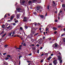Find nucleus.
<instances>
[{
    "label": "nucleus",
    "instance_id": "45",
    "mask_svg": "<svg viewBox=\"0 0 65 65\" xmlns=\"http://www.w3.org/2000/svg\"><path fill=\"white\" fill-rule=\"evenodd\" d=\"M23 46H26V44L24 43L23 44Z\"/></svg>",
    "mask_w": 65,
    "mask_h": 65
},
{
    "label": "nucleus",
    "instance_id": "39",
    "mask_svg": "<svg viewBox=\"0 0 65 65\" xmlns=\"http://www.w3.org/2000/svg\"><path fill=\"white\" fill-rule=\"evenodd\" d=\"M37 53H38V54H39V50H38Z\"/></svg>",
    "mask_w": 65,
    "mask_h": 65
},
{
    "label": "nucleus",
    "instance_id": "38",
    "mask_svg": "<svg viewBox=\"0 0 65 65\" xmlns=\"http://www.w3.org/2000/svg\"><path fill=\"white\" fill-rule=\"evenodd\" d=\"M58 54H59V55H59V56H60V57H61V53H60V52L59 53H58Z\"/></svg>",
    "mask_w": 65,
    "mask_h": 65
},
{
    "label": "nucleus",
    "instance_id": "23",
    "mask_svg": "<svg viewBox=\"0 0 65 65\" xmlns=\"http://www.w3.org/2000/svg\"><path fill=\"white\" fill-rule=\"evenodd\" d=\"M12 25L13 26H15V25H16V24L15 23H12Z\"/></svg>",
    "mask_w": 65,
    "mask_h": 65
},
{
    "label": "nucleus",
    "instance_id": "10",
    "mask_svg": "<svg viewBox=\"0 0 65 65\" xmlns=\"http://www.w3.org/2000/svg\"><path fill=\"white\" fill-rule=\"evenodd\" d=\"M3 64H4L5 65H8V63H7V62H5V61H4V63H3Z\"/></svg>",
    "mask_w": 65,
    "mask_h": 65
},
{
    "label": "nucleus",
    "instance_id": "53",
    "mask_svg": "<svg viewBox=\"0 0 65 65\" xmlns=\"http://www.w3.org/2000/svg\"><path fill=\"white\" fill-rule=\"evenodd\" d=\"M63 41L64 42H65V38H64L63 39Z\"/></svg>",
    "mask_w": 65,
    "mask_h": 65
},
{
    "label": "nucleus",
    "instance_id": "9",
    "mask_svg": "<svg viewBox=\"0 0 65 65\" xmlns=\"http://www.w3.org/2000/svg\"><path fill=\"white\" fill-rule=\"evenodd\" d=\"M31 27H33V25H35V26H37V24H36V23H31Z\"/></svg>",
    "mask_w": 65,
    "mask_h": 65
},
{
    "label": "nucleus",
    "instance_id": "63",
    "mask_svg": "<svg viewBox=\"0 0 65 65\" xmlns=\"http://www.w3.org/2000/svg\"><path fill=\"white\" fill-rule=\"evenodd\" d=\"M31 45L32 46H34V44H31Z\"/></svg>",
    "mask_w": 65,
    "mask_h": 65
},
{
    "label": "nucleus",
    "instance_id": "32",
    "mask_svg": "<svg viewBox=\"0 0 65 65\" xmlns=\"http://www.w3.org/2000/svg\"><path fill=\"white\" fill-rule=\"evenodd\" d=\"M53 3L54 4V6H55L56 5V4H55V2L54 1H53Z\"/></svg>",
    "mask_w": 65,
    "mask_h": 65
},
{
    "label": "nucleus",
    "instance_id": "59",
    "mask_svg": "<svg viewBox=\"0 0 65 65\" xmlns=\"http://www.w3.org/2000/svg\"><path fill=\"white\" fill-rule=\"evenodd\" d=\"M58 15H59V16H60V13H58Z\"/></svg>",
    "mask_w": 65,
    "mask_h": 65
},
{
    "label": "nucleus",
    "instance_id": "12",
    "mask_svg": "<svg viewBox=\"0 0 65 65\" xmlns=\"http://www.w3.org/2000/svg\"><path fill=\"white\" fill-rule=\"evenodd\" d=\"M51 58H52V57H51V56H50L47 58V60L48 61H50V60H51Z\"/></svg>",
    "mask_w": 65,
    "mask_h": 65
},
{
    "label": "nucleus",
    "instance_id": "20",
    "mask_svg": "<svg viewBox=\"0 0 65 65\" xmlns=\"http://www.w3.org/2000/svg\"><path fill=\"white\" fill-rule=\"evenodd\" d=\"M11 34H12V32H11L10 33H9V36H11Z\"/></svg>",
    "mask_w": 65,
    "mask_h": 65
},
{
    "label": "nucleus",
    "instance_id": "27",
    "mask_svg": "<svg viewBox=\"0 0 65 65\" xmlns=\"http://www.w3.org/2000/svg\"><path fill=\"white\" fill-rule=\"evenodd\" d=\"M7 57H9L10 58H11V57L10 56V55H8L7 56Z\"/></svg>",
    "mask_w": 65,
    "mask_h": 65
},
{
    "label": "nucleus",
    "instance_id": "26",
    "mask_svg": "<svg viewBox=\"0 0 65 65\" xmlns=\"http://www.w3.org/2000/svg\"><path fill=\"white\" fill-rule=\"evenodd\" d=\"M25 29H27L28 28V27L26 25H25Z\"/></svg>",
    "mask_w": 65,
    "mask_h": 65
},
{
    "label": "nucleus",
    "instance_id": "55",
    "mask_svg": "<svg viewBox=\"0 0 65 65\" xmlns=\"http://www.w3.org/2000/svg\"><path fill=\"white\" fill-rule=\"evenodd\" d=\"M15 13H17V11H15Z\"/></svg>",
    "mask_w": 65,
    "mask_h": 65
},
{
    "label": "nucleus",
    "instance_id": "34",
    "mask_svg": "<svg viewBox=\"0 0 65 65\" xmlns=\"http://www.w3.org/2000/svg\"><path fill=\"white\" fill-rule=\"evenodd\" d=\"M38 34V33H37L36 34H35L34 35V36H36V35H37Z\"/></svg>",
    "mask_w": 65,
    "mask_h": 65
},
{
    "label": "nucleus",
    "instance_id": "60",
    "mask_svg": "<svg viewBox=\"0 0 65 65\" xmlns=\"http://www.w3.org/2000/svg\"><path fill=\"white\" fill-rule=\"evenodd\" d=\"M59 51H57V53H58H58H59Z\"/></svg>",
    "mask_w": 65,
    "mask_h": 65
},
{
    "label": "nucleus",
    "instance_id": "64",
    "mask_svg": "<svg viewBox=\"0 0 65 65\" xmlns=\"http://www.w3.org/2000/svg\"><path fill=\"white\" fill-rule=\"evenodd\" d=\"M63 31H65V28H64V29H63Z\"/></svg>",
    "mask_w": 65,
    "mask_h": 65
},
{
    "label": "nucleus",
    "instance_id": "50",
    "mask_svg": "<svg viewBox=\"0 0 65 65\" xmlns=\"http://www.w3.org/2000/svg\"><path fill=\"white\" fill-rule=\"evenodd\" d=\"M57 33V31H55L54 32V34H56Z\"/></svg>",
    "mask_w": 65,
    "mask_h": 65
},
{
    "label": "nucleus",
    "instance_id": "41",
    "mask_svg": "<svg viewBox=\"0 0 65 65\" xmlns=\"http://www.w3.org/2000/svg\"><path fill=\"white\" fill-rule=\"evenodd\" d=\"M22 56H19V58L20 59H21V57H22Z\"/></svg>",
    "mask_w": 65,
    "mask_h": 65
},
{
    "label": "nucleus",
    "instance_id": "17",
    "mask_svg": "<svg viewBox=\"0 0 65 65\" xmlns=\"http://www.w3.org/2000/svg\"><path fill=\"white\" fill-rule=\"evenodd\" d=\"M20 17V16L19 14H17V19H19V18Z\"/></svg>",
    "mask_w": 65,
    "mask_h": 65
},
{
    "label": "nucleus",
    "instance_id": "18",
    "mask_svg": "<svg viewBox=\"0 0 65 65\" xmlns=\"http://www.w3.org/2000/svg\"><path fill=\"white\" fill-rule=\"evenodd\" d=\"M53 30H57V28L55 27H53Z\"/></svg>",
    "mask_w": 65,
    "mask_h": 65
},
{
    "label": "nucleus",
    "instance_id": "56",
    "mask_svg": "<svg viewBox=\"0 0 65 65\" xmlns=\"http://www.w3.org/2000/svg\"><path fill=\"white\" fill-rule=\"evenodd\" d=\"M4 33V31H2V32L1 33V35L2 34V33Z\"/></svg>",
    "mask_w": 65,
    "mask_h": 65
},
{
    "label": "nucleus",
    "instance_id": "46",
    "mask_svg": "<svg viewBox=\"0 0 65 65\" xmlns=\"http://www.w3.org/2000/svg\"><path fill=\"white\" fill-rule=\"evenodd\" d=\"M42 48H43L42 47H41L40 48V50H42Z\"/></svg>",
    "mask_w": 65,
    "mask_h": 65
},
{
    "label": "nucleus",
    "instance_id": "11",
    "mask_svg": "<svg viewBox=\"0 0 65 65\" xmlns=\"http://www.w3.org/2000/svg\"><path fill=\"white\" fill-rule=\"evenodd\" d=\"M15 30H14V31L13 32H12V35L11 36L12 37V36H13L14 35V34H15Z\"/></svg>",
    "mask_w": 65,
    "mask_h": 65
},
{
    "label": "nucleus",
    "instance_id": "44",
    "mask_svg": "<svg viewBox=\"0 0 65 65\" xmlns=\"http://www.w3.org/2000/svg\"><path fill=\"white\" fill-rule=\"evenodd\" d=\"M55 22H58V20H55Z\"/></svg>",
    "mask_w": 65,
    "mask_h": 65
},
{
    "label": "nucleus",
    "instance_id": "21",
    "mask_svg": "<svg viewBox=\"0 0 65 65\" xmlns=\"http://www.w3.org/2000/svg\"><path fill=\"white\" fill-rule=\"evenodd\" d=\"M10 27H11V26H10V25L8 27H7V29H9V28H10Z\"/></svg>",
    "mask_w": 65,
    "mask_h": 65
},
{
    "label": "nucleus",
    "instance_id": "37",
    "mask_svg": "<svg viewBox=\"0 0 65 65\" xmlns=\"http://www.w3.org/2000/svg\"><path fill=\"white\" fill-rule=\"evenodd\" d=\"M33 13L35 14H36V12H33Z\"/></svg>",
    "mask_w": 65,
    "mask_h": 65
},
{
    "label": "nucleus",
    "instance_id": "13",
    "mask_svg": "<svg viewBox=\"0 0 65 65\" xmlns=\"http://www.w3.org/2000/svg\"><path fill=\"white\" fill-rule=\"evenodd\" d=\"M16 10H17L18 12L20 11L21 10V8H16Z\"/></svg>",
    "mask_w": 65,
    "mask_h": 65
},
{
    "label": "nucleus",
    "instance_id": "30",
    "mask_svg": "<svg viewBox=\"0 0 65 65\" xmlns=\"http://www.w3.org/2000/svg\"><path fill=\"white\" fill-rule=\"evenodd\" d=\"M25 1H23L22 2V3H23V4H24V3H25Z\"/></svg>",
    "mask_w": 65,
    "mask_h": 65
},
{
    "label": "nucleus",
    "instance_id": "33",
    "mask_svg": "<svg viewBox=\"0 0 65 65\" xmlns=\"http://www.w3.org/2000/svg\"><path fill=\"white\" fill-rule=\"evenodd\" d=\"M47 9H50V7L48 6L47 7Z\"/></svg>",
    "mask_w": 65,
    "mask_h": 65
},
{
    "label": "nucleus",
    "instance_id": "14",
    "mask_svg": "<svg viewBox=\"0 0 65 65\" xmlns=\"http://www.w3.org/2000/svg\"><path fill=\"white\" fill-rule=\"evenodd\" d=\"M47 31V32H49V28H46V32Z\"/></svg>",
    "mask_w": 65,
    "mask_h": 65
},
{
    "label": "nucleus",
    "instance_id": "54",
    "mask_svg": "<svg viewBox=\"0 0 65 65\" xmlns=\"http://www.w3.org/2000/svg\"><path fill=\"white\" fill-rule=\"evenodd\" d=\"M7 14H6L5 15V16L4 17V18H5L6 17V15Z\"/></svg>",
    "mask_w": 65,
    "mask_h": 65
},
{
    "label": "nucleus",
    "instance_id": "16",
    "mask_svg": "<svg viewBox=\"0 0 65 65\" xmlns=\"http://www.w3.org/2000/svg\"><path fill=\"white\" fill-rule=\"evenodd\" d=\"M13 18H14V15H12L11 18L10 20H12Z\"/></svg>",
    "mask_w": 65,
    "mask_h": 65
},
{
    "label": "nucleus",
    "instance_id": "22",
    "mask_svg": "<svg viewBox=\"0 0 65 65\" xmlns=\"http://www.w3.org/2000/svg\"><path fill=\"white\" fill-rule=\"evenodd\" d=\"M40 17H41V18H44V16L43 15H40Z\"/></svg>",
    "mask_w": 65,
    "mask_h": 65
},
{
    "label": "nucleus",
    "instance_id": "36",
    "mask_svg": "<svg viewBox=\"0 0 65 65\" xmlns=\"http://www.w3.org/2000/svg\"><path fill=\"white\" fill-rule=\"evenodd\" d=\"M31 41H32V42L34 41V39H31Z\"/></svg>",
    "mask_w": 65,
    "mask_h": 65
},
{
    "label": "nucleus",
    "instance_id": "25",
    "mask_svg": "<svg viewBox=\"0 0 65 65\" xmlns=\"http://www.w3.org/2000/svg\"><path fill=\"white\" fill-rule=\"evenodd\" d=\"M27 9L28 11H29V7L28 6H27Z\"/></svg>",
    "mask_w": 65,
    "mask_h": 65
},
{
    "label": "nucleus",
    "instance_id": "15",
    "mask_svg": "<svg viewBox=\"0 0 65 65\" xmlns=\"http://www.w3.org/2000/svg\"><path fill=\"white\" fill-rule=\"evenodd\" d=\"M28 37H30L31 38L32 37V35L31 34H30V35H28Z\"/></svg>",
    "mask_w": 65,
    "mask_h": 65
},
{
    "label": "nucleus",
    "instance_id": "1",
    "mask_svg": "<svg viewBox=\"0 0 65 65\" xmlns=\"http://www.w3.org/2000/svg\"><path fill=\"white\" fill-rule=\"evenodd\" d=\"M43 8L41 7V6H37L36 8V10H37V12H41V11L42 9Z\"/></svg>",
    "mask_w": 65,
    "mask_h": 65
},
{
    "label": "nucleus",
    "instance_id": "61",
    "mask_svg": "<svg viewBox=\"0 0 65 65\" xmlns=\"http://www.w3.org/2000/svg\"><path fill=\"white\" fill-rule=\"evenodd\" d=\"M43 33H44V35H45V32H43Z\"/></svg>",
    "mask_w": 65,
    "mask_h": 65
},
{
    "label": "nucleus",
    "instance_id": "48",
    "mask_svg": "<svg viewBox=\"0 0 65 65\" xmlns=\"http://www.w3.org/2000/svg\"><path fill=\"white\" fill-rule=\"evenodd\" d=\"M27 62H28V63H30V61H27Z\"/></svg>",
    "mask_w": 65,
    "mask_h": 65
},
{
    "label": "nucleus",
    "instance_id": "4",
    "mask_svg": "<svg viewBox=\"0 0 65 65\" xmlns=\"http://www.w3.org/2000/svg\"><path fill=\"white\" fill-rule=\"evenodd\" d=\"M37 0H30L28 1V4H31L32 2H33V3H35V2H36V1Z\"/></svg>",
    "mask_w": 65,
    "mask_h": 65
},
{
    "label": "nucleus",
    "instance_id": "28",
    "mask_svg": "<svg viewBox=\"0 0 65 65\" xmlns=\"http://www.w3.org/2000/svg\"><path fill=\"white\" fill-rule=\"evenodd\" d=\"M18 22V20H15V23H17Z\"/></svg>",
    "mask_w": 65,
    "mask_h": 65
},
{
    "label": "nucleus",
    "instance_id": "7",
    "mask_svg": "<svg viewBox=\"0 0 65 65\" xmlns=\"http://www.w3.org/2000/svg\"><path fill=\"white\" fill-rule=\"evenodd\" d=\"M57 60H55L54 61H53V62L54 63V65H56L58 63V62H57Z\"/></svg>",
    "mask_w": 65,
    "mask_h": 65
},
{
    "label": "nucleus",
    "instance_id": "6",
    "mask_svg": "<svg viewBox=\"0 0 65 65\" xmlns=\"http://www.w3.org/2000/svg\"><path fill=\"white\" fill-rule=\"evenodd\" d=\"M28 17H24V18H23V21L24 22H27L28 21Z\"/></svg>",
    "mask_w": 65,
    "mask_h": 65
},
{
    "label": "nucleus",
    "instance_id": "3",
    "mask_svg": "<svg viewBox=\"0 0 65 65\" xmlns=\"http://www.w3.org/2000/svg\"><path fill=\"white\" fill-rule=\"evenodd\" d=\"M58 44L57 43H56L53 45L52 47L56 48L58 47Z\"/></svg>",
    "mask_w": 65,
    "mask_h": 65
},
{
    "label": "nucleus",
    "instance_id": "62",
    "mask_svg": "<svg viewBox=\"0 0 65 65\" xmlns=\"http://www.w3.org/2000/svg\"><path fill=\"white\" fill-rule=\"evenodd\" d=\"M22 45H20V47H22Z\"/></svg>",
    "mask_w": 65,
    "mask_h": 65
},
{
    "label": "nucleus",
    "instance_id": "19",
    "mask_svg": "<svg viewBox=\"0 0 65 65\" xmlns=\"http://www.w3.org/2000/svg\"><path fill=\"white\" fill-rule=\"evenodd\" d=\"M9 59V58L8 57H6L5 58V60H8Z\"/></svg>",
    "mask_w": 65,
    "mask_h": 65
},
{
    "label": "nucleus",
    "instance_id": "8",
    "mask_svg": "<svg viewBox=\"0 0 65 65\" xmlns=\"http://www.w3.org/2000/svg\"><path fill=\"white\" fill-rule=\"evenodd\" d=\"M31 34H33L35 33V30H34L33 28L31 29Z\"/></svg>",
    "mask_w": 65,
    "mask_h": 65
},
{
    "label": "nucleus",
    "instance_id": "51",
    "mask_svg": "<svg viewBox=\"0 0 65 65\" xmlns=\"http://www.w3.org/2000/svg\"><path fill=\"white\" fill-rule=\"evenodd\" d=\"M6 54V53H4L3 54V55H5Z\"/></svg>",
    "mask_w": 65,
    "mask_h": 65
},
{
    "label": "nucleus",
    "instance_id": "47",
    "mask_svg": "<svg viewBox=\"0 0 65 65\" xmlns=\"http://www.w3.org/2000/svg\"><path fill=\"white\" fill-rule=\"evenodd\" d=\"M7 46H8L7 45H5V46H4L5 47H7Z\"/></svg>",
    "mask_w": 65,
    "mask_h": 65
},
{
    "label": "nucleus",
    "instance_id": "43",
    "mask_svg": "<svg viewBox=\"0 0 65 65\" xmlns=\"http://www.w3.org/2000/svg\"><path fill=\"white\" fill-rule=\"evenodd\" d=\"M37 46L39 47V44H37Z\"/></svg>",
    "mask_w": 65,
    "mask_h": 65
},
{
    "label": "nucleus",
    "instance_id": "31",
    "mask_svg": "<svg viewBox=\"0 0 65 65\" xmlns=\"http://www.w3.org/2000/svg\"><path fill=\"white\" fill-rule=\"evenodd\" d=\"M62 6L63 7H65V5L63 4L62 5Z\"/></svg>",
    "mask_w": 65,
    "mask_h": 65
},
{
    "label": "nucleus",
    "instance_id": "42",
    "mask_svg": "<svg viewBox=\"0 0 65 65\" xmlns=\"http://www.w3.org/2000/svg\"><path fill=\"white\" fill-rule=\"evenodd\" d=\"M64 33L61 35V36H64Z\"/></svg>",
    "mask_w": 65,
    "mask_h": 65
},
{
    "label": "nucleus",
    "instance_id": "57",
    "mask_svg": "<svg viewBox=\"0 0 65 65\" xmlns=\"http://www.w3.org/2000/svg\"><path fill=\"white\" fill-rule=\"evenodd\" d=\"M61 27V26H60V25L59 26H58V28H60V27Z\"/></svg>",
    "mask_w": 65,
    "mask_h": 65
},
{
    "label": "nucleus",
    "instance_id": "49",
    "mask_svg": "<svg viewBox=\"0 0 65 65\" xmlns=\"http://www.w3.org/2000/svg\"><path fill=\"white\" fill-rule=\"evenodd\" d=\"M39 30H40L41 32V28H39Z\"/></svg>",
    "mask_w": 65,
    "mask_h": 65
},
{
    "label": "nucleus",
    "instance_id": "52",
    "mask_svg": "<svg viewBox=\"0 0 65 65\" xmlns=\"http://www.w3.org/2000/svg\"><path fill=\"white\" fill-rule=\"evenodd\" d=\"M43 39H45V37L44 36H43Z\"/></svg>",
    "mask_w": 65,
    "mask_h": 65
},
{
    "label": "nucleus",
    "instance_id": "5",
    "mask_svg": "<svg viewBox=\"0 0 65 65\" xmlns=\"http://www.w3.org/2000/svg\"><path fill=\"white\" fill-rule=\"evenodd\" d=\"M38 42L39 44H40L42 42V40L41 39H40L38 40Z\"/></svg>",
    "mask_w": 65,
    "mask_h": 65
},
{
    "label": "nucleus",
    "instance_id": "24",
    "mask_svg": "<svg viewBox=\"0 0 65 65\" xmlns=\"http://www.w3.org/2000/svg\"><path fill=\"white\" fill-rule=\"evenodd\" d=\"M5 27V25H3L2 26V28H4Z\"/></svg>",
    "mask_w": 65,
    "mask_h": 65
},
{
    "label": "nucleus",
    "instance_id": "35",
    "mask_svg": "<svg viewBox=\"0 0 65 65\" xmlns=\"http://www.w3.org/2000/svg\"><path fill=\"white\" fill-rule=\"evenodd\" d=\"M43 62V60L42 59L41 60V62Z\"/></svg>",
    "mask_w": 65,
    "mask_h": 65
},
{
    "label": "nucleus",
    "instance_id": "2",
    "mask_svg": "<svg viewBox=\"0 0 65 65\" xmlns=\"http://www.w3.org/2000/svg\"><path fill=\"white\" fill-rule=\"evenodd\" d=\"M57 57L58 58V60H59V61L60 62V65H61V64H62V60H61L62 59V57H61L60 56H60H58Z\"/></svg>",
    "mask_w": 65,
    "mask_h": 65
},
{
    "label": "nucleus",
    "instance_id": "58",
    "mask_svg": "<svg viewBox=\"0 0 65 65\" xmlns=\"http://www.w3.org/2000/svg\"><path fill=\"white\" fill-rule=\"evenodd\" d=\"M53 54H51V56H53Z\"/></svg>",
    "mask_w": 65,
    "mask_h": 65
},
{
    "label": "nucleus",
    "instance_id": "40",
    "mask_svg": "<svg viewBox=\"0 0 65 65\" xmlns=\"http://www.w3.org/2000/svg\"><path fill=\"white\" fill-rule=\"evenodd\" d=\"M20 30H23V28H22V27H20Z\"/></svg>",
    "mask_w": 65,
    "mask_h": 65
},
{
    "label": "nucleus",
    "instance_id": "29",
    "mask_svg": "<svg viewBox=\"0 0 65 65\" xmlns=\"http://www.w3.org/2000/svg\"><path fill=\"white\" fill-rule=\"evenodd\" d=\"M6 35V34H4V35H3V36L2 37H4V36H5V35Z\"/></svg>",
    "mask_w": 65,
    "mask_h": 65
}]
</instances>
